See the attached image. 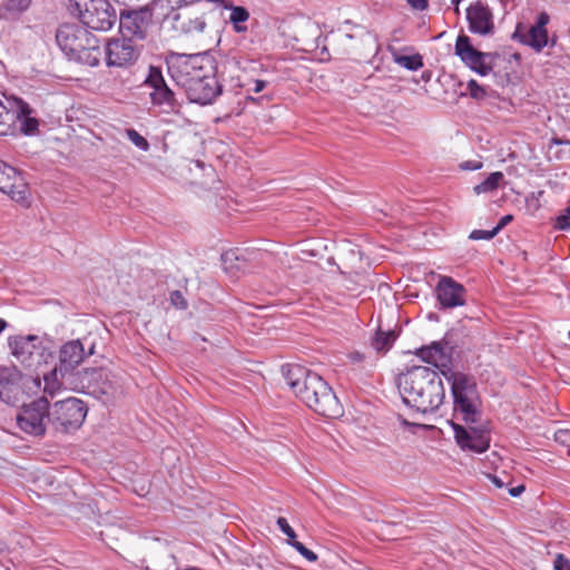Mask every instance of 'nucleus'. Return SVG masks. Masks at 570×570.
Segmentation results:
<instances>
[{
  "instance_id": "obj_1",
  "label": "nucleus",
  "mask_w": 570,
  "mask_h": 570,
  "mask_svg": "<svg viewBox=\"0 0 570 570\" xmlns=\"http://www.w3.org/2000/svg\"><path fill=\"white\" fill-rule=\"evenodd\" d=\"M285 381L294 394L309 409L326 417L342 415V406L332 387L317 373L301 365H289Z\"/></svg>"
},
{
  "instance_id": "obj_2",
  "label": "nucleus",
  "mask_w": 570,
  "mask_h": 570,
  "mask_svg": "<svg viewBox=\"0 0 570 570\" xmlns=\"http://www.w3.org/2000/svg\"><path fill=\"white\" fill-rule=\"evenodd\" d=\"M403 402L422 413L436 411L445 399L439 373L428 366H412L397 377Z\"/></svg>"
},
{
  "instance_id": "obj_3",
  "label": "nucleus",
  "mask_w": 570,
  "mask_h": 570,
  "mask_svg": "<svg viewBox=\"0 0 570 570\" xmlns=\"http://www.w3.org/2000/svg\"><path fill=\"white\" fill-rule=\"evenodd\" d=\"M56 41L69 60L96 67L100 62L99 39L83 24L63 23L56 32Z\"/></svg>"
},
{
  "instance_id": "obj_4",
  "label": "nucleus",
  "mask_w": 570,
  "mask_h": 570,
  "mask_svg": "<svg viewBox=\"0 0 570 570\" xmlns=\"http://www.w3.org/2000/svg\"><path fill=\"white\" fill-rule=\"evenodd\" d=\"M442 375L451 385L454 416L462 420L465 424L478 423L480 412L475 405L478 390L474 377L470 374L454 371L452 367L443 368Z\"/></svg>"
},
{
  "instance_id": "obj_5",
  "label": "nucleus",
  "mask_w": 570,
  "mask_h": 570,
  "mask_svg": "<svg viewBox=\"0 0 570 570\" xmlns=\"http://www.w3.org/2000/svg\"><path fill=\"white\" fill-rule=\"evenodd\" d=\"M167 70L179 87L187 89L191 82H198L216 72V63L207 55L173 53L167 59Z\"/></svg>"
},
{
  "instance_id": "obj_6",
  "label": "nucleus",
  "mask_w": 570,
  "mask_h": 570,
  "mask_svg": "<svg viewBox=\"0 0 570 570\" xmlns=\"http://www.w3.org/2000/svg\"><path fill=\"white\" fill-rule=\"evenodd\" d=\"M65 7L86 28L97 31L110 30L119 17L108 0H66Z\"/></svg>"
},
{
  "instance_id": "obj_7",
  "label": "nucleus",
  "mask_w": 570,
  "mask_h": 570,
  "mask_svg": "<svg viewBox=\"0 0 570 570\" xmlns=\"http://www.w3.org/2000/svg\"><path fill=\"white\" fill-rule=\"evenodd\" d=\"M158 4L159 0H150L140 7L122 6L118 17L120 35L137 42L146 40L153 26L154 11Z\"/></svg>"
},
{
  "instance_id": "obj_8",
  "label": "nucleus",
  "mask_w": 570,
  "mask_h": 570,
  "mask_svg": "<svg viewBox=\"0 0 570 570\" xmlns=\"http://www.w3.org/2000/svg\"><path fill=\"white\" fill-rule=\"evenodd\" d=\"M11 355L26 368L37 371L53 358L38 335H13L8 338Z\"/></svg>"
},
{
  "instance_id": "obj_9",
  "label": "nucleus",
  "mask_w": 570,
  "mask_h": 570,
  "mask_svg": "<svg viewBox=\"0 0 570 570\" xmlns=\"http://www.w3.org/2000/svg\"><path fill=\"white\" fill-rule=\"evenodd\" d=\"M87 415L85 403L77 397H67L49 405L48 423L56 432L69 433L79 429Z\"/></svg>"
},
{
  "instance_id": "obj_10",
  "label": "nucleus",
  "mask_w": 570,
  "mask_h": 570,
  "mask_svg": "<svg viewBox=\"0 0 570 570\" xmlns=\"http://www.w3.org/2000/svg\"><path fill=\"white\" fill-rule=\"evenodd\" d=\"M49 401L42 396L22 405L17 415V424L21 431L33 436H43L49 425Z\"/></svg>"
},
{
  "instance_id": "obj_11",
  "label": "nucleus",
  "mask_w": 570,
  "mask_h": 570,
  "mask_svg": "<svg viewBox=\"0 0 570 570\" xmlns=\"http://www.w3.org/2000/svg\"><path fill=\"white\" fill-rule=\"evenodd\" d=\"M140 53L141 46L126 36L111 38L105 46V59L108 67H131L136 63Z\"/></svg>"
},
{
  "instance_id": "obj_12",
  "label": "nucleus",
  "mask_w": 570,
  "mask_h": 570,
  "mask_svg": "<svg viewBox=\"0 0 570 570\" xmlns=\"http://www.w3.org/2000/svg\"><path fill=\"white\" fill-rule=\"evenodd\" d=\"M455 55L472 71L480 76H488L493 69V60L497 53L476 50L466 35H460L454 46Z\"/></svg>"
},
{
  "instance_id": "obj_13",
  "label": "nucleus",
  "mask_w": 570,
  "mask_h": 570,
  "mask_svg": "<svg viewBox=\"0 0 570 570\" xmlns=\"http://www.w3.org/2000/svg\"><path fill=\"white\" fill-rule=\"evenodd\" d=\"M454 432V439L459 448L463 451H471L475 453H483L490 446V435L485 428L471 426L469 429L462 426L453 421L450 422Z\"/></svg>"
},
{
  "instance_id": "obj_14",
  "label": "nucleus",
  "mask_w": 570,
  "mask_h": 570,
  "mask_svg": "<svg viewBox=\"0 0 570 570\" xmlns=\"http://www.w3.org/2000/svg\"><path fill=\"white\" fill-rule=\"evenodd\" d=\"M0 191L7 194L12 200L28 207L29 189L23 177L16 168L0 160Z\"/></svg>"
},
{
  "instance_id": "obj_15",
  "label": "nucleus",
  "mask_w": 570,
  "mask_h": 570,
  "mask_svg": "<svg viewBox=\"0 0 570 570\" xmlns=\"http://www.w3.org/2000/svg\"><path fill=\"white\" fill-rule=\"evenodd\" d=\"M469 31L473 35L487 37L495 31L494 14L489 4L482 0L472 2L465 10Z\"/></svg>"
},
{
  "instance_id": "obj_16",
  "label": "nucleus",
  "mask_w": 570,
  "mask_h": 570,
  "mask_svg": "<svg viewBox=\"0 0 570 570\" xmlns=\"http://www.w3.org/2000/svg\"><path fill=\"white\" fill-rule=\"evenodd\" d=\"M145 85L151 89L149 96L153 105L163 107L167 112L176 108L177 102L175 94L167 86L161 70L158 67H149Z\"/></svg>"
},
{
  "instance_id": "obj_17",
  "label": "nucleus",
  "mask_w": 570,
  "mask_h": 570,
  "mask_svg": "<svg viewBox=\"0 0 570 570\" xmlns=\"http://www.w3.org/2000/svg\"><path fill=\"white\" fill-rule=\"evenodd\" d=\"M95 353V343H90L86 352L85 342L81 340H72L65 343L59 352V366L53 372H60L62 376L72 372L86 357Z\"/></svg>"
},
{
  "instance_id": "obj_18",
  "label": "nucleus",
  "mask_w": 570,
  "mask_h": 570,
  "mask_svg": "<svg viewBox=\"0 0 570 570\" xmlns=\"http://www.w3.org/2000/svg\"><path fill=\"white\" fill-rule=\"evenodd\" d=\"M436 299L441 309L463 306L466 302V289L450 276H442L435 286Z\"/></svg>"
},
{
  "instance_id": "obj_19",
  "label": "nucleus",
  "mask_w": 570,
  "mask_h": 570,
  "mask_svg": "<svg viewBox=\"0 0 570 570\" xmlns=\"http://www.w3.org/2000/svg\"><path fill=\"white\" fill-rule=\"evenodd\" d=\"M550 17L547 12H541L533 26L523 32L518 27L512 38L522 45L529 46L534 51L540 52L548 45V30Z\"/></svg>"
},
{
  "instance_id": "obj_20",
  "label": "nucleus",
  "mask_w": 570,
  "mask_h": 570,
  "mask_svg": "<svg viewBox=\"0 0 570 570\" xmlns=\"http://www.w3.org/2000/svg\"><path fill=\"white\" fill-rule=\"evenodd\" d=\"M185 91L191 102L209 105L222 94V86L216 78V72H212L207 78L191 82Z\"/></svg>"
},
{
  "instance_id": "obj_21",
  "label": "nucleus",
  "mask_w": 570,
  "mask_h": 570,
  "mask_svg": "<svg viewBox=\"0 0 570 570\" xmlns=\"http://www.w3.org/2000/svg\"><path fill=\"white\" fill-rule=\"evenodd\" d=\"M415 354L423 362L439 368L441 374L443 368L451 367L448 364L449 356L446 355L444 346L441 342H432L428 346H422L421 348L416 350Z\"/></svg>"
},
{
  "instance_id": "obj_22",
  "label": "nucleus",
  "mask_w": 570,
  "mask_h": 570,
  "mask_svg": "<svg viewBox=\"0 0 570 570\" xmlns=\"http://www.w3.org/2000/svg\"><path fill=\"white\" fill-rule=\"evenodd\" d=\"M220 259L224 271L233 277H236L238 273H244L247 268L246 259L239 256L235 249L225 252Z\"/></svg>"
},
{
  "instance_id": "obj_23",
  "label": "nucleus",
  "mask_w": 570,
  "mask_h": 570,
  "mask_svg": "<svg viewBox=\"0 0 570 570\" xmlns=\"http://www.w3.org/2000/svg\"><path fill=\"white\" fill-rule=\"evenodd\" d=\"M224 8L230 10L229 21L234 31L237 33L246 32L247 26L244 23L249 19L248 10L245 7L234 4H224Z\"/></svg>"
},
{
  "instance_id": "obj_24",
  "label": "nucleus",
  "mask_w": 570,
  "mask_h": 570,
  "mask_svg": "<svg viewBox=\"0 0 570 570\" xmlns=\"http://www.w3.org/2000/svg\"><path fill=\"white\" fill-rule=\"evenodd\" d=\"M397 335L394 331L383 332L379 330L371 341V345L377 353L385 354L393 346Z\"/></svg>"
},
{
  "instance_id": "obj_25",
  "label": "nucleus",
  "mask_w": 570,
  "mask_h": 570,
  "mask_svg": "<svg viewBox=\"0 0 570 570\" xmlns=\"http://www.w3.org/2000/svg\"><path fill=\"white\" fill-rule=\"evenodd\" d=\"M17 374L8 368L0 370V399L9 403L12 397Z\"/></svg>"
},
{
  "instance_id": "obj_26",
  "label": "nucleus",
  "mask_w": 570,
  "mask_h": 570,
  "mask_svg": "<svg viewBox=\"0 0 570 570\" xmlns=\"http://www.w3.org/2000/svg\"><path fill=\"white\" fill-rule=\"evenodd\" d=\"M504 179L501 171L491 173L484 180L473 187L475 195L487 194L495 190L500 183Z\"/></svg>"
},
{
  "instance_id": "obj_27",
  "label": "nucleus",
  "mask_w": 570,
  "mask_h": 570,
  "mask_svg": "<svg viewBox=\"0 0 570 570\" xmlns=\"http://www.w3.org/2000/svg\"><path fill=\"white\" fill-rule=\"evenodd\" d=\"M394 61L411 71H416L423 67V59L419 53L413 56H395Z\"/></svg>"
},
{
  "instance_id": "obj_28",
  "label": "nucleus",
  "mask_w": 570,
  "mask_h": 570,
  "mask_svg": "<svg viewBox=\"0 0 570 570\" xmlns=\"http://www.w3.org/2000/svg\"><path fill=\"white\" fill-rule=\"evenodd\" d=\"M32 0H4L3 9L10 14H20L28 10Z\"/></svg>"
},
{
  "instance_id": "obj_29",
  "label": "nucleus",
  "mask_w": 570,
  "mask_h": 570,
  "mask_svg": "<svg viewBox=\"0 0 570 570\" xmlns=\"http://www.w3.org/2000/svg\"><path fill=\"white\" fill-rule=\"evenodd\" d=\"M9 112L12 115V119L9 121L10 128H9V131L7 132V135L12 131V125H13L14 118L20 120V119H23L27 117H31L33 114V109L29 106V104H27L22 99H19L17 101V111L16 112L9 111Z\"/></svg>"
},
{
  "instance_id": "obj_30",
  "label": "nucleus",
  "mask_w": 570,
  "mask_h": 570,
  "mask_svg": "<svg viewBox=\"0 0 570 570\" xmlns=\"http://www.w3.org/2000/svg\"><path fill=\"white\" fill-rule=\"evenodd\" d=\"M126 136L128 139L140 150L147 151L149 149V142L135 129H127Z\"/></svg>"
},
{
  "instance_id": "obj_31",
  "label": "nucleus",
  "mask_w": 570,
  "mask_h": 570,
  "mask_svg": "<svg viewBox=\"0 0 570 570\" xmlns=\"http://www.w3.org/2000/svg\"><path fill=\"white\" fill-rule=\"evenodd\" d=\"M289 546L293 547L303 558L309 562L317 561L318 557L315 552L307 549L302 542L295 540L289 541Z\"/></svg>"
},
{
  "instance_id": "obj_32",
  "label": "nucleus",
  "mask_w": 570,
  "mask_h": 570,
  "mask_svg": "<svg viewBox=\"0 0 570 570\" xmlns=\"http://www.w3.org/2000/svg\"><path fill=\"white\" fill-rule=\"evenodd\" d=\"M20 129L24 135H35L38 131L39 121L36 117H27L19 120Z\"/></svg>"
},
{
  "instance_id": "obj_33",
  "label": "nucleus",
  "mask_w": 570,
  "mask_h": 570,
  "mask_svg": "<svg viewBox=\"0 0 570 570\" xmlns=\"http://www.w3.org/2000/svg\"><path fill=\"white\" fill-rule=\"evenodd\" d=\"M466 88H468L469 95L473 99L481 100V99H484L487 96L485 89L482 86H480L478 83V81L474 79H471L468 81Z\"/></svg>"
},
{
  "instance_id": "obj_34",
  "label": "nucleus",
  "mask_w": 570,
  "mask_h": 570,
  "mask_svg": "<svg viewBox=\"0 0 570 570\" xmlns=\"http://www.w3.org/2000/svg\"><path fill=\"white\" fill-rule=\"evenodd\" d=\"M553 227L558 230L570 229V206L557 216Z\"/></svg>"
},
{
  "instance_id": "obj_35",
  "label": "nucleus",
  "mask_w": 570,
  "mask_h": 570,
  "mask_svg": "<svg viewBox=\"0 0 570 570\" xmlns=\"http://www.w3.org/2000/svg\"><path fill=\"white\" fill-rule=\"evenodd\" d=\"M279 530L287 537V543L289 544V541L296 539V533L294 529L289 525L287 520L283 517H279L276 521Z\"/></svg>"
},
{
  "instance_id": "obj_36",
  "label": "nucleus",
  "mask_w": 570,
  "mask_h": 570,
  "mask_svg": "<svg viewBox=\"0 0 570 570\" xmlns=\"http://www.w3.org/2000/svg\"><path fill=\"white\" fill-rule=\"evenodd\" d=\"M497 236V230H483V229H474L470 233L469 238L472 240H481V239H492Z\"/></svg>"
},
{
  "instance_id": "obj_37",
  "label": "nucleus",
  "mask_w": 570,
  "mask_h": 570,
  "mask_svg": "<svg viewBox=\"0 0 570 570\" xmlns=\"http://www.w3.org/2000/svg\"><path fill=\"white\" fill-rule=\"evenodd\" d=\"M170 303L177 308H180V309L187 308V302H186L184 295L181 294V292H179V291H173L170 293Z\"/></svg>"
},
{
  "instance_id": "obj_38",
  "label": "nucleus",
  "mask_w": 570,
  "mask_h": 570,
  "mask_svg": "<svg viewBox=\"0 0 570 570\" xmlns=\"http://www.w3.org/2000/svg\"><path fill=\"white\" fill-rule=\"evenodd\" d=\"M247 86H248V88H247L248 92L258 94L266 88L267 81L262 80V79H254V80H249Z\"/></svg>"
},
{
  "instance_id": "obj_39",
  "label": "nucleus",
  "mask_w": 570,
  "mask_h": 570,
  "mask_svg": "<svg viewBox=\"0 0 570 570\" xmlns=\"http://www.w3.org/2000/svg\"><path fill=\"white\" fill-rule=\"evenodd\" d=\"M554 570H570V560L563 554H558L553 562Z\"/></svg>"
},
{
  "instance_id": "obj_40",
  "label": "nucleus",
  "mask_w": 570,
  "mask_h": 570,
  "mask_svg": "<svg viewBox=\"0 0 570 570\" xmlns=\"http://www.w3.org/2000/svg\"><path fill=\"white\" fill-rule=\"evenodd\" d=\"M206 28V22L204 18L198 17L190 21V26L188 28V31H196V32H203Z\"/></svg>"
},
{
  "instance_id": "obj_41",
  "label": "nucleus",
  "mask_w": 570,
  "mask_h": 570,
  "mask_svg": "<svg viewBox=\"0 0 570 570\" xmlns=\"http://www.w3.org/2000/svg\"><path fill=\"white\" fill-rule=\"evenodd\" d=\"M544 191L543 190H538V191H532L528 197H527V202L528 203H533V207L535 209H539L541 207L540 205V199L541 197L543 196Z\"/></svg>"
},
{
  "instance_id": "obj_42",
  "label": "nucleus",
  "mask_w": 570,
  "mask_h": 570,
  "mask_svg": "<svg viewBox=\"0 0 570 570\" xmlns=\"http://www.w3.org/2000/svg\"><path fill=\"white\" fill-rule=\"evenodd\" d=\"M556 441L562 444H570V431L569 430H559L554 436Z\"/></svg>"
},
{
  "instance_id": "obj_43",
  "label": "nucleus",
  "mask_w": 570,
  "mask_h": 570,
  "mask_svg": "<svg viewBox=\"0 0 570 570\" xmlns=\"http://www.w3.org/2000/svg\"><path fill=\"white\" fill-rule=\"evenodd\" d=\"M407 4L419 11H423L429 7V0H406Z\"/></svg>"
},
{
  "instance_id": "obj_44",
  "label": "nucleus",
  "mask_w": 570,
  "mask_h": 570,
  "mask_svg": "<svg viewBox=\"0 0 570 570\" xmlns=\"http://www.w3.org/2000/svg\"><path fill=\"white\" fill-rule=\"evenodd\" d=\"M512 220H513V216L512 215H504V216H502L500 218L499 223L497 224V226L493 228L494 230H497V235L499 234V232L501 229H503Z\"/></svg>"
},
{
  "instance_id": "obj_45",
  "label": "nucleus",
  "mask_w": 570,
  "mask_h": 570,
  "mask_svg": "<svg viewBox=\"0 0 570 570\" xmlns=\"http://www.w3.org/2000/svg\"><path fill=\"white\" fill-rule=\"evenodd\" d=\"M348 358H350V361H351L352 363L357 364V363H362V362H364V361H365V358H366V355H365L364 353H362V352L354 351V352H351V353L348 354Z\"/></svg>"
},
{
  "instance_id": "obj_46",
  "label": "nucleus",
  "mask_w": 570,
  "mask_h": 570,
  "mask_svg": "<svg viewBox=\"0 0 570 570\" xmlns=\"http://www.w3.org/2000/svg\"><path fill=\"white\" fill-rule=\"evenodd\" d=\"M525 490V487L523 484H520L518 487H513L509 489V493L511 497L517 498L519 497L523 491Z\"/></svg>"
},
{
  "instance_id": "obj_47",
  "label": "nucleus",
  "mask_w": 570,
  "mask_h": 570,
  "mask_svg": "<svg viewBox=\"0 0 570 570\" xmlns=\"http://www.w3.org/2000/svg\"><path fill=\"white\" fill-rule=\"evenodd\" d=\"M482 167V163L478 161L475 163L474 165L473 164H470V163H466L463 168L465 169H471V170H478Z\"/></svg>"
},
{
  "instance_id": "obj_48",
  "label": "nucleus",
  "mask_w": 570,
  "mask_h": 570,
  "mask_svg": "<svg viewBox=\"0 0 570 570\" xmlns=\"http://www.w3.org/2000/svg\"><path fill=\"white\" fill-rule=\"evenodd\" d=\"M463 0H451V4L453 6L454 12L459 16L460 14V3Z\"/></svg>"
},
{
  "instance_id": "obj_49",
  "label": "nucleus",
  "mask_w": 570,
  "mask_h": 570,
  "mask_svg": "<svg viewBox=\"0 0 570 570\" xmlns=\"http://www.w3.org/2000/svg\"><path fill=\"white\" fill-rule=\"evenodd\" d=\"M491 480L497 485V488H503L504 482L500 480L497 475H491Z\"/></svg>"
},
{
  "instance_id": "obj_50",
  "label": "nucleus",
  "mask_w": 570,
  "mask_h": 570,
  "mask_svg": "<svg viewBox=\"0 0 570 570\" xmlns=\"http://www.w3.org/2000/svg\"><path fill=\"white\" fill-rule=\"evenodd\" d=\"M553 142L557 144V145H563V144H570L569 140H563V139H553Z\"/></svg>"
},
{
  "instance_id": "obj_51",
  "label": "nucleus",
  "mask_w": 570,
  "mask_h": 570,
  "mask_svg": "<svg viewBox=\"0 0 570 570\" xmlns=\"http://www.w3.org/2000/svg\"><path fill=\"white\" fill-rule=\"evenodd\" d=\"M248 100H252V101H256V99L254 97H247Z\"/></svg>"
},
{
  "instance_id": "obj_52",
  "label": "nucleus",
  "mask_w": 570,
  "mask_h": 570,
  "mask_svg": "<svg viewBox=\"0 0 570 570\" xmlns=\"http://www.w3.org/2000/svg\"><path fill=\"white\" fill-rule=\"evenodd\" d=\"M346 37H347L348 39H353V36H352L351 33H347V35H346Z\"/></svg>"
}]
</instances>
